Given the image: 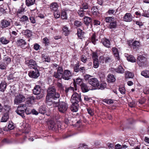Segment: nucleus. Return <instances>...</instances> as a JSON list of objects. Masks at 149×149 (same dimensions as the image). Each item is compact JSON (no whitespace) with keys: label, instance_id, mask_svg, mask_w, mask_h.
Returning a JSON list of instances; mask_svg holds the SVG:
<instances>
[{"label":"nucleus","instance_id":"nucleus-29","mask_svg":"<svg viewBox=\"0 0 149 149\" xmlns=\"http://www.w3.org/2000/svg\"><path fill=\"white\" fill-rule=\"evenodd\" d=\"M115 71L118 73H123L124 72V70L121 65H119L118 67L115 69Z\"/></svg>","mask_w":149,"mask_h":149},{"label":"nucleus","instance_id":"nucleus-21","mask_svg":"<svg viewBox=\"0 0 149 149\" xmlns=\"http://www.w3.org/2000/svg\"><path fill=\"white\" fill-rule=\"evenodd\" d=\"M6 83L4 81H3L0 84V91L4 92L6 87Z\"/></svg>","mask_w":149,"mask_h":149},{"label":"nucleus","instance_id":"nucleus-25","mask_svg":"<svg viewBox=\"0 0 149 149\" xmlns=\"http://www.w3.org/2000/svg\"><path fill=\"white\" fill-rule=\"evenodd\" d=\"M134 76L133 73L129 71H126L125 72V77L126 78H132Z\"/></svg>","mask_w":149,"mask_h":149},{"label":"nucleus","instance_id":"nucleus-58","mask_svg":"<svg viewBox=\"0 0 149 149\" xmlns=\"http://www.w3.org/2000/svg\"><path fill=\"white\" fill-rule=\"evenodd\" d=\"M87 146L86 145L82 143L79 145V149H87Z\"/></svg>","mask_w":149,"mask_h":149},{"label":"nucleus","instance_id":"nucleus-30","mask_svg":"<svg viewBox=\"0 0 149 149\" xmlns=\"http://www.w3.org/2000/svg\"><path fill=\"white\" fill-rule=\"evenodd\" d=\"M26 6L23 4L21 5V6L18 9L17 11V14H21L25 11Z\"/></svg>","mask_w":149,"mask_h":149},{"label":"nucleus","instance_id":"nucleus-11","mask_svg":"<svg viewBox=\"0 0 149 149\" xmlns=\"http://www.w3.org/2000/svg\"><path fill=\"white\" fill-rule=\"evenodd\" d=\"M54 99H53L52 97H47L46 98V103L47 105L49 106L52 105L53 104L54 107H56L58 105V102H55L53 101Z\"/></svg>","mask_w":149,"mask_h":149},{"label":"nucleus","instance_id":"nucleus-37","mask_svg":"<svg viewBox=\"0 0 149 149\" xmlns=\"http://www.w3.org/2000/svg\"><path fill=\"white\" fill-rule=\"evenodd\" d=\"M0 42L3 44L6 45L9 42V40H7L5 37H3L0 39Z\"/></svg>","mask_w":149,"mask_h":149},{"label":"nucleus","instance_id":"nucleus-15","mask_svg":"<svg viewBox=\"0 0 149 149\" xmlns=\"http://www.w3.org/2000/svg\"><path fill=\"white\" fill-rule=\"evenodd\" d=\"M132 16L131 13H127L123 17V20L126 22H130L132 20Z\"/></svg>","mask_w":149,"mask_h":149},{"label":"nucleus","instance_id":"nucleus-48","mask_svg":"<svg viewBox=\"0 0 149 149\" xmlns=\"http://www.w3.org/2000/svg\"><path fill=\"white\" fill-rule=\"evenodd\" d=\"M107 84L105 83H102L100 85L99 84V86L97 87L98 89H103L106 86Z\"/></svg>","mask_w":149,"mask_h":149},{"label":"nucleus","instance_id":"nucleus-26","mask_svg":"<svg viewBox=\"0 0 149 149\" xmlns=\"http://www.w3.org/2000/svg\"><path fill=\"white\" fill-rule=\"evenodd\" d=\"M108 81L109 82H113L116 80L113 74H109L107 79Z\"/></svg>","mask_w":149,"mask_h":149},{"label":"nucleus","instance_id":"nucleus-32","mask_svg":"<svg viewBox=\"0 0 149 149\" xmlns=\"http://www.w3.org/2000/svg\"><path fill=\"white\" fill-rule=\"evenodd\" d=\"M84 33L82 30L79 29L77 30V36L78 38L80 39H82L84 36Z\"/></svg>","mask_w":149,"mask_h":149},{"label":"nucleus","instance_id":"nucleus-38","mask_svg":"<svg viewBox=\"0 0 149 149\" xmlns=\"http://www.w3.org/2000/svg\"><path fill=\"white\" fill-rule=\"evenodd\" d=\"M114 17H107L105 18V20L107 23H110L114 21Z\"/></svg>","mask_w":149,"mask_h":149},{"label":"nucleus","instance_id":"nucleus-62","mask_svg":"<svg viewBox=\"0 0 149 149\" xmlns=\"http://www.w3.org/2000/svg\"><path fill=\"white\" fill-rule=\"evenodd\" d=\"M74 24L77 26L79 27L82 26V23L81 22L77 21H76L74 22Z\"/></svg>","mask_w":149,"mask_h":149},{"label":"nucleus","instance_id":"nucleus-59","mask_svg":"<svg viewBox=\"0 0 149 149\" xmlns=\"http://www.w3.org/2000/svg\"><path fill=\"white\" fill-rule=\"evenodd\" d=\"M115 13V10L113 9H109L108 10V11L107 12V13L109 15H112L114 14Z\"/></svg>","mask_w":149,"mask_h":149},{"label":"nucleus","instance_id":"nucleus-41","mask_svg":"<svg viewBox=\"0 0 149 149\" xmlns=\"http://www.w3.org/2000/svg\"><path fill=\"white\" fill-rule=\"evenodd\" d=\"M30 77L34 78H37V76L36 72L34 71L30 72L29 74Z\"/></svg>","mask_w":149,"mask_h":149},{"label":"nucleus","instance_id":"nucleus-39","mask_svg":"<svg viewBox=\"0 0 149 149\" xmlns=\"http://www.w3.org/2000/svg\"><path fill=\"white\" fill-rule=\"evenodd\" d=\"M127 59L129 61L132 62H136V59L132 55H129L127 57Z\"/></svg>","mask_w":149,"mask_h":149},{"label":"nucleus","instance_id":"nucleus-24","mask_svg":"<svg viewBox=\"0 0 149 149\" xmlns=\"http://www.w3.org/2000/svg\"><path fill=\"white\" fill-rule=\"evenodd\" d=\"M38 88L40 89L39 91L38 89V92L39 91V92H38V99L39 98L40 99L42 98L43 97L44 91L43 89L40 88V86H39L38 85Z\"/></svg>","mask_w":149,"mask_h":149},{"label":"nucleus","instance_id":"nucleus-10","mask_svg":"<svg viewBox=\"0 0 149 149\" xmlns=\"http://www.w3.org/2000/svg\"><path fill=\"white\" fill-rule=\"evenodd\" d=\"M63 69L62 67H58L57 68V70L56 72H54V76L56 78L58 79H60L63 73Z\"/></svg>","mask_w":149,"mask_h":149},{"label":"nucleus","instance_id":"nucleus-13","mask_svg":"<svg viewBox=\"0 0 149 149\" xmlns=\"http://www.w3.org/2000/svg\"><path fill=\"white\" fill-rule=\"evenodd\" d=\"M81 89L83 92H86L90 90H94L93 88L90 87L85 83H84L81 86Z\"/></svg>","mask_w":149,"mask_h":149},{"label":"nucleus","instance_id":"nucleus-23","mask_svg":"<svg viewBox=\"0 0 149 149\" xmlns=\"http://www.w3.org/2000/svg\"><path fill=\"white\" fill-rule=\"evenodd\" d=\"M117 22L116 20H114L110 23L109 28L111 29H116L117 27Z\"/></svg>","mask_w":149,"mask_h":149},{"label":"nucleus","instance_id":"nucleus-52","mask_svg":"<svg viewBox=\"0 0 149 149\" xmlns=\"http://www.w3.org/2000/svg\"><path fill=\"white\" fill-rule=\"evenodd\" d=\"M96 40L95 34H94L92 35L91 37V42L94 45H95L96 44Z\"/></svg>","mask_w":149,"mask_h":149},{"label":"nucleus","instance_id":"nucleus-9","mask_svg":"<svg viewBox=\"0 0 149 149\" xmlns=\"http://www.w3.org/2000/svg\"><path fill=\"white\" fill-rule=\"evenodd\" d=\"M26 63L29 68H33L35 70L37 69V64L36 62L33 60H28L26 61Z\"/></svg>","mask_w":149,"mask_h":149},{"label":"nucleus","instance_id":"nucleus-53","mask_svg":"<svg viewBox=\"0 0 149 149\" xmlns=\"http://www.w3.org/2000/svg\"><path fill=\"white\" fill-rule=\"evenodd\" d=\"M11 109L10 106L8 105H5L4 109L5 110L6 113H8Z\"/></svg>","mask_w":149,"mask_h":149},{"label":"nucleus","instance_id":"nucleus-18","mask_svg":"<svg viewBox=\"0 0 149 149\" xmlns=\"http://www.w3.org/2000/svg\"><path fill=\"white\" fill-rule=\"evenodd\" d=\"M102 42L103 45L106 47L109 48L110 45V42L108 39L106 38H103L102 40Z\"/></svg>","mask_w":149,"mask_h":149},{"label":"nucleus","instance_id":"nucleus-44","mask_svg":"<svg viewBox=\"0 0 149 149\" xmlns=\"http://www.w3.org/2000/svg\"><path fill=\"white\" fill-rule=\"evenodd\" d=\"M24 34L28 37H31L32 36L31 32L29 30H25L24 32Z\"/></svg>","mask_w":149,"mask_h":149},{"label":"nucleus","instance_id":"nucleus-3","mask_svg":"<svg viewBox=\"0 0 149 149\" xmlns=\"http://www.w3.org/2000/svg\"><path fill=\"white\" fill-rule=\"evenodd\" d=\"M26 109V105L24 104H21L17 107L16 111L17 114L21 116L24 118L25 117L24 113Z\"/></svg>","mask_w":149,"mask_h":149},{"label":"nucleus","instance_id":"nucleus-8","mask_svg":"<svg viewBox=\"0 0 149 149\" xmlns=\"http://www.w3.org/2000/svg\"><path fill=\"white\" fill-rule=\"evenodd\" d=\"M72 75V73L69 70H64L63 74L62 77L63 78L66 80H68L70 79Z\"/></svg>","mask_w":149,"mask_h":149},{"label":"nucleus","instance_id":"nucleus-7","mask_svg":"<svg viewBox=\"0 0 149 149\" xmlns=\"http://www.w3.org/2000/svg\"><path fill=\"white\" fill-rule=\"evenodd\" d=\"M90 84L93 87H92L94 89H97L99 83L97 79L95 78H93L90 79L88 81Z\"/></svg>","mask_w":149,"mask_h":149},{"label":"nucleus","instance_id":"nucleus-63","mask_svg":"<svg viewBox=\"0 0 149 149\" xmlns=\"http://www.w3.org/2000/svg\"><path fill=\"white\" fill-rule=\"evenodd\" d=\"M87 111L88 114L92 116L94 114V111L91 108L87 109Z\"/></svg>","mask_w":149,"mask_h":149},{"label":"nucleus","instance_id":"nucleus-28","mask_svg":"<svg viewBox=\"0 0 149 149\" xmlns=\"http://www.w3.org/2000/svg\"><path fill=\"white\" fill-rule=\"evenodd\" d=\"M84 23L87 25H88L91 21V19L88 17H85L84 18Z\"/></svg>","mask_w":149,"mask_h":149},{"label":"nucleus","instance_id":"nucleus-4","mask_svg":"<svg viewBox=\"0 0 149 149\" xmlns=\"http://www.w3.org/2000/svg\"><path fill=\"white\" fill-rule=\"evenodd\" d=\"M137 62L140 66H144L147 63V59L143 56L140 55L138 57Z\"/></svg>","mask_w":149,"mask_h":149},{"label":"nucleus","instance_id":"nucleus-60","mask_svg":"<svg viewBox=\"0 0 149 149\" xmlns=\"http://www.w3.org/2000/svg\"><path fill=\"white\" fill-rule=\"evenodd\" d=\"M28 20V17L25 15H23L20 18V21L22 22L26 21Z\"/></svg>","mask_w":149,"mask_h":149},{"label":"nucleus","instance_id":"nucleus-16","mask_svg":"<svg viewBox=\"0 0 149 149\" xmlns=\"http://www.w3.org/2000/svg\"><path fill=\"white\" fill-rule=\"evenodd\" d=\"M128 43L129 46H130L132 45L133 48H136L140 46V43L139 41H135L133 42L132 41L128 42Z\"/></svg>","mask_w":149,"mask_h":149},{"label":"nucleus","instance_id":"nucleus-31","mask_svg":"<svg viewBox=\"0 0 149 149\" xmlns=\"http://www.w3.org/2000/svg\"><path fill=\"white\" fill-rule=\"evenodd\" d=\"M3 61L4 63L7 65L11 61V60L10 57L5 56L3 58Z\"/></svg>","mask_w":149,"mask_h":149},{"label":"nucleus","instance_id":"nucleus-46","mask_svg":"<svg viewBox=\"0 0 149 149\" xmlns=\"http://www.w3.org/2000/svg\"><path fill=\"white\" fill-rule=\"evenodd\" d=\"M61 18L63 19H67L68 17L66 12L62 11L61 14Z\"/></svg>","mask_w":149,"mask_h":149},{"label":"nucleus","instance_id":"nucleus-45","mask_svg":"<svg viewBox=\"0 0 149 149\" xmlns=\"http://www.w3.org/2000/svg\"><path fill=\"white\" fill-rule=\"evenodd\" d=\"M45 106H42L39 109V113L44 114L45 113Z\"/></svg>","mask_w":149,"mask_h":149},{"label":"nucleus","instance_id":"nucleus-56","mask_svg":"<svg viewBox=\"0 0 149 149\" xmlns=\"http://www.w3.org/2000/svg\"><path fill=\"white\" fill-rule=\"evenodd\" d=\"M79 63H77L74 65V69L75 72H79Z\"/></svg>","mask_w":149,"mask_h":149},{"label":"nucleus","instance_id":"nucleus-14","mask_svg":"<svg viewBox=\"0 0 149 149\" xmlns=\"http://www.w3.org/2000/svg\"><path fill=\"white\" fill-rule=\"evenodd\" d=\"M17 44L18 46H20L23 49H25L26 47V43L25 41L23 39H20L17 41Z\"/></svg>","mask_w":149,"mask_h":149},{"label":"nucleus","instance_id":"nucleus-19","mask_svg":"<svg viewBox=\"0 0 149 149\" xmlns=\"http://www.w3.org/2000/svg\"><path fill=\"white\" fill-rule=\"evenodd\" d=\"M34 102V98L33 97H31L28 99L26 101V104H24L26 105V107L31 106Z\"/></svg>","mask_w":149,"mask_h":149},{"label":"nucleus","instance_id":"nucleus-36","mask_svg":"<svg viewBox=\"0 0 149 149\" xmlns=\"http://www.w3.org/2000/svg\"><path fill=\"white\" fill-rule=\"evenodd\" d=\"M35 1V0H26V4L28 6H30L34 4Z\"/></svg>","mask_w":149,"mask_h":149},{"label":"nucleus","instance_id":"nucleus-12","mask_svg":"<svg viewBox=\"0 0 149 149\" xmlns=\"http://www.w3.org/2000/svg\"><path fill=\"white\" fill-rule=\"evenodd\" d=\"M11 20V19H9L8 20L6 19H3L1 21V25L2 28H5L8 27L10 26Z\"/></svg>","mask_w":149,"mask_h":149},{"label":"nucleus","instance_id":"nucleus-51","mask_svg":"<svg viewBox=\"0 0 149 149\" xmlns=\"http://www.w3.org/2000/svg\"><path fill=\"white\" fill-rule=\"evenodd\" d=\"M74 91V88L73 87H70L68 88H66L65 92L66 93H68L69 92L71 93L73 92Z\"/></svg>","mask_w":149,"mask_h":149},{"label":"nucleus","instance_id":"nucleus-50","mask_svg":"<svg viewBox=\"0 0 149 149\" xmlns=\"http://www.w3.org/2000/svg\"><path fill=\"white\" fill-rule=\"evenodd\" d=\"M17 78V77L15 76V73L13 74H10L8 77V80L15 79Z\"/></svg>","mask_w":149,"mask_h":149},{"label":"nucleus","instance_id":"nucleus-35","mask_svg":"<svg viewBox=\"0 0 149 149\" xmlns=\"http://www.w3.org/2000/svg\"><path fill=\"white\" fill-rule=\"evenodd\" d=\"M141 75L146 78L149 77V70H145L142 71L141 73Z\"/></svg>","mask_w":149,"mask_h":149},{"label":"nucleus","instance_id":"nucleus-6","mask_svg":"<svg viewBox=\"0 0 149 149\" xmlns=\"http://www.w3.org/2000/svg\"><path fill=\"white\" fill-rule=\"evenodd\" d=\"M68 108V105L67 104L64 102H60L58 105V109L59 112L62 113H65Z\"/></svg>","mask_w":149,"mask_h":149},{"label":"nucleus","instance_id":"nucleus-27","mask_svg":"<svg viewBox=\"0 0 149 149\" xmlns=\"http://www.w3.org/2000/svg\"><path fill=\"white\" fill-rule=\"evenodd\" d=\"M90 8V6L86 2H84L82 4L80 8L83 10L89 9Z\"/></svg>","mask_w":149,"mask_h":149},{"label":"nucleus","instance_id":"nucleus-20","mask_svg":"<svg viewBox=\"0 0 149 149\" xmlns=\"http://www.w3.org/2000/svg\"><path fill=\"white\" fill-rule=\"evenodd\" d=\"M72 104L71 106V110L73 112H77L78 109L79 105L78 103H72Z\"/></svg>","mask_w":149,"mask_h":149},{"label":"nucleus","instance_id":"nucleus-2","mask_svg":"<svg viewBox=\"0 0 149 149\" xmlns=\"http://www.w3.org/2000/svg\"><path fill=\"white\" fill-rule=\"evenodd\" d=\"M81 100V94L74 92L71 98L72 103H78Z\"/></svg>","mask_w":149,"mask_h":149},{"label":"nucleus","instance_id":"nucleus-47","mask_svg":"<svg viewBox=\"0 0 149 149\" xmlns=\"http://www.w3.org/2000/svg\"><path fill=\"white\" fill-rule=\"evenodd\" d=\"M42 58L43 60L45 61L49 62L50 61V59L49 57L45 55L42 54Z\"/></svg>","mask_w":149,"mask_h":149},{"label":"nucleus","instance_id":"nucleus-5","mask_svg":"<svg viewBox=\"0 0 149 149\" xmlns=\"http://www.w3.org/2000/svg\"><path fill=\"white\" fill-rule=\"evenodd\" d=\"M26 98L23 95L19 94L15 96L14 102L15 104L18 105L24 102Z\"/></svg>","mask_w":149,"mask_h":149},{"label":"nucleus","instance_id":"nucleus-64","mask_svg":"<svg viewBox=\"0 0 149 149\" xmlns=\"http://www.w3.org/2000/svg\"><path fill=\"white\" fill-rule=\"evenodd\" d=\"M142 16L146 17H149V13L146 11H143V13L142 14Z\"/></svg>","mask_w":149,"mask_h":149},{"label":"nucleus","instance_id":"nucleus-17","mask_svg":"<svg viewBox=\"0 0 149 149\" xmlns=\"http://www.w3.org/2000/svg\"><path fill=\"white\" fill-rule=\"evenodd\" d=\"M112 51L116 59L118 60H119L120 58L119 53L118 49L115 47H113Z\"/></svg>","mask_w":149,"mask_h":149},{"label":"nucleus","instance_id":"nucleus-1","mask_svg":"<svg viewBox=\"0 0 149 149\" xmlns=\"http://www.w3.org/2000/svg\"><path fill=\"white\" fill-rule=\"evenodd\" d=\"M55 88L54 87H49L48 88L47 91V94L46 97H52L54 100L58 99V102L59 101L58 99L60 97V94L59 93L56 92Z\"/></svg>","mask_w":149,"mask_h":149},{"label":"nucleus","instance_id":"nucleus-55","mask_svg":"<svg viewBox=\"0 0 149 149\" xmlns=\"http://www.w3.org/2000/svg\"><path fill=\"white\" fill-rule=\"evenodd\" d=\"M119 91L122 94H124L125 93V90L124 87L120 86L119 88Z\"/></svg>","mask_w":149,"mask_h":149},{"label":"nucleus","instance_id":"nucleus-40","mask_svg":"<svg viewBox=\"0 0 149 149\" xmlns=\"http://www.w3.org/2000/svg\"><path fill=\"white\" fill-rule=\"evenodd\" d=\"M74 82H75L77 84L79 85L80 86L82 85L84 83H83L82 79L80 78H77L76 81H75L74 80Z\"/></svg>","mask_w":149,"mask_h":149},{"label":"nucleus","instance_id":"nucleus-57","mask_svg":"<svg viewBox=\"0 0 149 149\" xmlns=\"http://www.w3.org/2000/svg\"><path fill=\"white\" fill-rule=\"evenodd\" d=\"M81 61L84 63H85L87 61L86 57L84 55H82L81 57Z\"/></svg>","mask_w":149,"mask_h":149},{"label":"nucleus","instance_id":"nucleus-43","mask_svg":"<svg viewBox=\"0 0 149 149\" xmlns=\"http://www.w3.org/2000/svg\"><path fill=\"white\" fill-rule=\"evenodd\" d=\"M92 58L94 61L98 60V56L97 52H93L92 53Z\"/></svg>","mask_w":149,"mask_h":149},{"label":"nucleus","instance_id":"nucleus-54","mask_svg":"<svg viewBox=\"0 0 149 149\" xmlns=\"http://www.w3.org/2000/svg\"><path fill=\"white\" fill-rule=\"evenodd\" d=\"M99 63L98 60H95L93 61V67L95 68H97L98 67Z\"/></svg>","mask_w":149,"mask_h":149},{"label":"nucleus","instance_id":"nucleus-61","mask_svg":"<svg viewBox=\"0 0 149 149\" xmlns=\"http://www.w3.org/2000/svg\"><path fill=\"white\" fill-rule=\"evenodd\" d=\"M8 127L9 129L11 130L14 128V126L13 124V123L12 122H9V124L8 126Z\"/></svg>","mask_w":149,"mask_h":149},{"label":"nucleus","instance_id":"nucleus-49","mask_svg":"<svg viewBox=\"0 0 149 149\" xmlns=\"http://www.w3.org/2000/svg\"><path fill=\"white\" fill-rule=\"evenodd\" d=\"M54 16L56 18H58L60 17V13L59 11H57V10L54 11Z\"/></svg>","mask_w":149,"mask_h":149},{"label":"nucleus","instance_id":"nucleus-42","mask_svg":"<svg viewBox=\"0 0 149 149\" xmlns=\"http://www.w3.org/2000/svg\"><path fill=\"white\" fill-rule=\"evenodd\" d=\"M85 11L80 8V9L78 11V13L79 15L81 17H83L85 15Z\"/></svg>","mask_w":149,"mask_h":149},{"label":"nucleus","instance_id":"nucleus-22","mask_svg":"<svg viewBox=\"0 0 149 149\" xmlns=\"http://www.w3.org/2000/svg\"><path fill=\"white\" fill-rule=\"evenodd\" d=\"M49 7L52 11L57 10L58 7V4L56 3H52L50 5Z\"/></svg>","mask_w":149,"mask_h":149},{"label":"nucleus","instance_id":"nucleus-34","mask_svg":"<svg viewBox=\"0 0 149 149\" xmlns=\"http://www.w3.org/2000/svg\"><path fill=\"white\" fill-rule=\"evenodd\" d=\"M62 29L63 31V33L65 36H67L69 34V31L67 26H64L63 27Z\"/></svg>","mask_w":149,"mask_h":149},{"label":"nucleus","instance_id":"nucleus-33","mask_svg":"<svg viewBox=\"0 0 149 149\" xmlns=\"http://www.w3.org/2000/svg\"><path fill=\"white\" fill-rule=\"evenodd\" d=\"M9 118V116L8 113H5L2 117L1 119L2 122H6Z\"/></svg>","mask_w":149,"mask_h":149}]
</instances>
